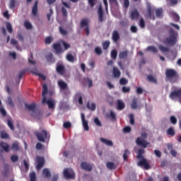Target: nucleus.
Wrapping results in <instances>:
<instances>
[{
    "label": "nucleus",
    "instance_id": "nucleus-26",
    "mask_svg": "<svg viewBox=\"0 0 181 181\" xmlns=\"http://www.w3.org/2000/svg\"><path fill=\"white\" fill-rule=\"evenodd\" d=\"M106 166L107 169H110V170H115L117 168V165H115L112 162H107Z\"/></svg>",
    "mask_w": 181,
    "mask_h": 181
},
{
    "label": "nucleus",
    "instance_id": "nucleus-60",
    "mask_svg": "<svg viewBox=\"0 0 181 181\" xmlns=\"http://www.w3.org/2000/svg\"><path fill=\"white\" fill-rule=\"evenodd\" d=\"M30 181H36V173L33 172L30 174Z\"/></svg>",
    "mask_w": 181,
    "mask_h": 181
},
{
    "label": "nucleus",
    "instance_id": "nucleus-30",
    "mask_svg": "<svg viewBox=\"0 0 181 181\" xmlns=\"http://www.w3.org/2000/svg\"><path fill=\"white\" fill-rule=\"evenodd\" d=\"M86 107L88 110H90V111H95V108H97L95 103H92L91 106H90V102L87 103Z\"/></svg>",
    "mask_w": 181,
    "mask_h": 181
},
{
    "label": "nucleus",
    "instance_id": "nucleus-9",
    "mask_svg": "<svg viewBox=\"0 0 181 181\" xmlns=\"http://www.w3.org/2000/svg\"><path fill=\"white\" fill-rule=\"evenodd\" d=\"M35 135L40 142H45L46 138H47V132L46 130H42V132H36Z\"/></svg>",
    "mask_w": 181,
    "mask_h": 181
},
{
    "label": "nucleus",
    "instance_id": "nucleus-44",
    "mask_svg": "<svg viewBox=\"0 0 181 181\" xmlns=\"http://www.w3.org/2000/svg\"><path fill=\"white\" fill-rule=\"evenodd\" d=\"M59 33H61V35H62L63 36H67V35H69V33L67 32V30L63 29L62 26H60L59 28Z\"/></svg>",
    "mask_w": 181,
    "mask_h": 181
},
{
    "label": "nucleus",
    "instance_id": "nucleus-56",
    "mask_svg": "<svg viewBox=\"0 0 181 181\" xmlns=\"http://www.w3.org/2000/svg\"><path fill=\"white\" fill-rule=\"evenodd\" d=\"M119 84H121V86H125V84H128V80L125 78H122L119 80Z\"/></svg>",
    "mask_w": 181,
    "mask_h": 181
},
{
    "label": "nucleus",
    "instance_id": "nucleus-58",
    "mask_svg": "<svg viewBox=\"0 0 181 181\" xmlns=\"http://www.w3.org/2000/svg\"><path fill=\"white\" fill-rule=\"evenodd\" d=\"M63 127L66 129H69V128H71V122H65L63 124Z\"/></svg>",
    "mask_w": 181,
    "mask_h": 181
},
{
    "label": "nucleus",
    "instance_id": "nucleus-10",
    "mask_svg": "<svg viewBox=\"0 0 181 181\" xmlns=\"http://www.w3.org/2000/svg\"><path fill=\"white\" fill-rule=\"evenodd\" d=\"M129 16L132 21H138L141 18V13H139L138 9L135 8L130 12Z\"/></svg>",
    "mask_w": 181,
    "mask_h": 181
},
{
    "label": "nucleus",
    "instance_id": "nucleus-16",
    "mask_svg": "<svg viewBox=\"0 0 181 181\" xmlns=\"http://www.w3.org/2000/svg\"><path fill=\"white\" fill-rule=\"evenodd\" d=\"M0 146L4 149V152H9L11 151V147L9 146V144L5 141H1L0 143Z\"/></svg>",
    "mask_w": 181,
    "mask_h": 181
},
{
    "label": "nucleus",
    "instance_id": "nucleus-15",
    "mask_svg": "<svg viewBox=\"0 0 181 181\" xmlns=\"http://www.w3.org/2000/svg\"><path fill=\"white\" fill-rule=\"evenodd\" d=\"M98 21L99 22H103L104 21V11H103V6H100L98 10Z\"/></svg>",
    "mask_w": 181,
    "mask_h": 181
},
{
    "label": "nucleus",
    "instance_id": "nucleus-18",
    "mask_svg": "<svg viewBox=\"0 0 181 181\" xmlns=\"http://www.w3.org/2000/svg\"><path fill=\"white\" fill-rule=\"evenodd\" d=\"M58 86L60 90H67V88H69V86L67 85V83L64 81H59Z\"/></svg>",
    "mask_w": 181,
    "mask_h": 181
},
{
    "label": "nucleus",
    "instance_id": "nucleus-23",
    "mask_svg": "<svg viewBox=\"0 0 181 181\" xmlns=\"http://www.w3.org/2000/svg\"><path fill=\"white\" fill-rule=\"evenodd\" d=\"M39 4L38 1H36L34 4V6H33L32 8V13L33 16H36L37 15V5Z\"/></svg>",
    "mask_w": 181,
    "mask_h": 181
},
{
    "label": "nucleus",
    "instance_id": "nucleus-21",
    "mask_svg": "<svg viewBox=\"0 0 181 181\" xmlns=\"http://www.w3.org/2000/svg\"><path fill=\"white\" fill-rule=\"evenodd\" d=\"M45 59L48 63H51L52 64L56 62L54 58H53V54L52 53L47 54Z\"/></svg>",
    "mask_w": 181,
    "mask_h": 181
},
{
    "label": "nucleus",
    "instance_id": "nucleus-35",
    "mask_svg": "<svg viewBox=\"0 0 181 181\" xmlns=\"http://www.w3.org/2000/svg\"><path fill=\"white\" fill-rule=\"evenodd\" d=\"M62 16L65 19H67V16H69V13H67V9H66V7L62 6Z\"/></svg>",
    "mask_w": 181,
    "mask_h": 181
},
{
    "label": "nucleus",
    "instance_id": "nucleus-43",
    "mask_svg": "<svg viewBox=\"0 0 181 181\" xmlns=\"http://www.w3.org/2000/svg\"><path fill=\"white\" fill-rule=\"evenodd\" d=\"M12 151H19V144L18 142L13 143L11 146Z\"/></svg>",
    "mask_w": 181,
    "mask_h": 181
},
{
    "label": "nucleus",
    "instance_id": "nucleus-29",
    "mask_svg": "<svg viewBox=\"0 0 181 181\" xmlns=\"http://www.w3.org/2000/svg\"><path fill=\"white\" fill-rule=\"evenodd\" d=\"M75 98H76V100H77V98H78V103L81 105H83V96H81V93H76Z\"/></svg>",
    "mask_w": 181,
    "mask_h": 181
},
{
    "label": "nucleus",
    "instance_id": "nucleus-49",
    "mask_svg": "<svg viewBox=\"0 0 181 181\" xmlns=\"http://www.w3.org/2000/svg\"><path fill=\"white\" fill-rule=\"evenodd\" d=\"M110 42L109 40L105 41L103 43V50H107L110 47Z\"/></svg>",
    "mask_w": 181,
    "mask_h": 181
},
{
    "label": "nucleus",
    "instance_id": "nucleus-25",
    "mask_svg": "<svg viewBox=\"0 0 181 181\" xmlns=\"http://www.w3.org/2000/svg\"><path fill=\"white\" fill-rule=\"evenodd\" d=\"M53 49L57 52V53H60L62 52V46L60 43H54L52 45Z\"/></svg>",
    "mask_w": 181,
    "mask_h": 181
},
{
    "label": "nucleus",
    "instance_id": "nucleus-61",
    "mask_svg": "<svg viewBox=\"0 0 181 181\" xmlns=\"http://www.w3.org/2000/svg\"><path fill=\"white\" fill-rule=\"evenodd\" d=\"M94 122L97 127H103V124H101V122L100 121V119L98 117H95L94 119Z\"/></svg>",
    "mask_w": 181,
    "mask_h": 181
},
{
    "label": "nucleus",
    "instance_id": "nucleus-63",
    "mask_svg": "<svg viewBox=\"0 0 181 181\" xmlns=\"http://www.w3.org/2000/svg\"><path fill=\"white\" fill-rule=\"evenodd\" d=\"M132 131V128L129 126L125 127L123 129V132H124L125 134H129V132H131Z\"/></svg>",
    "mask_w": 181,
    "mask_h": 181
},
{
    "label": "nucleus",
    "instance_id": "nucleus-6",
    "mask_svg": "<svg viewBox=\"0 0 181 181\" xmlns=\"http://www.w3.org/2000/svg\"><path fill=\"white\" fill-rule=\"evenodd\" d=\"M42 104H47L48 108L49 110H54L56 108V102L52 99L47 100V98L46 96L43 97L42 98Z\"/></svg>",
    "mask_w": 181,
    "mask_h": 181
},
{
    "label": "nucleus",
    "instance_id": "nucleus-62",
    "mask_svg": "<svg viewBox=\"0 0 181 181\" xmlns=\"http://www.w3.org/2000/svg\"><path fill=\"white\" fill-rule=\"evenodd\" d=\"M11 162H18V160H19V157H18V156L16 155H13L11 156Z\"/></svg>",
    "mask_w": 181,
    "mask_h": 181
},
{
    "label": "nucleus",
    "instance_id": "nucleus-17",
    "mask_svg": "<svg viewBox=\"0 0 181 181\" xmlns=\"http://www.w3.org/2000/svg\"><path fill=\"white\" fill-rule=\"evenodd\" d=\"M112 74L115 78H119L121 77V71L117 67H113Z\"/></svg>",
    "mask_w": 181,
    "mask_h": 181
},
{
    "label": "nucleus",
    "instance_id": "nucleus-5",
    "mask_svg": "<svg viewBox=\"0 0 181 181\" xmlns=\"http://www.w3.org/2000/svg\"><path fill=\"white\" fill-rule=\"evenodd\" d=\"M169 98L173 100V101L178 100V102L181 104V88L171 91L169 95Z\"/></svg>",
    "mask_w": 181,
    "mask_h": 181
},
{
    "label": "nucleus",
    "instance_id": "nucleus-7",
    "mask_svg": "<svg viewBox=\"0 0 181 181\" xmlns=\"http://www.w3.org/2000/svg\"><path fill=\"white\" fill-rule=\"evenodd\" d=\"M64 177L65 179H74L76 177V174L74 173V171L71 169L66 168L64 170Z\"/></svg>",
    "mask_w": 181,
    "mask_h": 181
},
{
    "label": "nucleus",
    "instance_id": "nucleus-40",
    "mask_svg": "<svg viewBox=\"0 0 181 181\" xmlns=\"http://www.w3.org/2000/svg\"><path fill=\"white\" fill-rule=\"evenodd\" d=\"M42 97H46V95L47 94V85L46 83H44L42 86Z\"/></svg>",
    "mask_w": 181,
    "mask_h": 181
},
{
    "label": "nucleus",
    "instance_id": "nucleus-4",
    "mask_svg": "<svg viewBox=\"0 0 181 181\" xmlns=\"http://www.w3.org/2000/svg\"><path fill=\"white\" fill-rule=\"evenodd\" d=\"M146 138V133H142L141 136H139L136 140V144L138 146H141L142 148H146L149 145V142L145 139Z\"/></svg>",
    "mask_w": 181,
    "mask_h": 181
},
{
    "label": "nucleus",
    "instance_id": "nucleus-32",
    "mask_svg": "<svg viewBox=\"0 0 181 181\" xmlns=\"http://www.w3.org/2000/svg\"><path fill=\"white\" fill-rule=\"evenodd\" d=\"M158 49H159V50H160L161 52H163V53H168V52H169V48H168V47H164V46L162 45H158Z\"/></svg>",
    "mask_w": 181,
    "mask_h": 181
},
{
    "label": "nucleus",
    "instance_id": "nucleus-8",
    "mask_svg": "<svg viewBox=\"0 0 181 181\" xmlns=\"http://www.w3.org/2000/svg\"><path fill=\"white\" fill-rule=\"evenodd\" d=\"M25 107L29 111H32L31 117H36V103H33L31 104L25 103Z\"/></svg>",
    "mask_w": 181,
    "mask_h": 181
},
{
    "label": "nucleus",
    "instance_id": "nucleus-52",
    "mask_svg": "<svg viewBox=\"0 0 181 181\" xmlns=\"http://www.w3.org/2000/svg\"><path fill=\"white\" fill-rule=\"evenodd\" d=\"M16 4V0H10V4L8 6L9 9H14Z\"/></svg>",
    "mask_w": 181,
    "mask_h": 181
},
{
    "label": "nucleus",
    "instance_id": "nucleus-34",
    "mask_svg": "<svg viewBox=\"0 0 181 181\" xmlns=\"http://www.w3.org/2000/svg\"><path fill=\"white\" fill-rule=\"evenodd\" d=\"M57 73H59V74H63V73H64V66L58 65L57 66Z\"/></svg>",
    "mask_w": 181,
    "mask_h": 181
},
{
    "label": "nucleus",
    "instance_id": "nucleus-3",
    "mask_svg": "<svg viewBox=\"0 0 181 181\" xmlns=\"http://www.w3.org/2000/svg\"><path fill=\"white\" fill-rule=\"evenodd\" d=\"M81 29H83L86 33V36L90 35V19L87 18H82L80 22Z\"/></svg>",
    "mask_w": 181,
    "mask_h": 181
},
{
    "label": "nucleus",
    "instance_id": "nucleus-20",
    "mask_svg": "<svg viewBox=\"0 0 181 181\" xmlns=\"http://www.w3.org/2000/svg\"><path fill=\"white\" fill-rule=\"evenodd\" d=\"M112 39L115 43H117L119 40V33L118 31L115 30L112 35Z\"/></svg>",
    "mask_w": 181,
    "mask_h": 181
},
{
    "label": "nucleus",
    "instance_id": "nucleus-28",
    "mask_svg": "<svg viewBox=\"0 0 181 181\" xmlns=\"http://www.w3.org/2000/svg\"><path fill=\"white\" fill-rule=\"evenodd\" d=\"M42 175L45 176V177H50V176H52L50 171L47 168H44L42 170Z\"/></svg>",
    "mask_w": 181,
    "mask_h": 181
},
{
    "label": "nucleus",
    "instance_id": "nucleus-57",
    "mask_svg": "<svg viewBox=\"0 0 181 181\" xmlns=\"http://www.w3.org/2000/svg\"><path fill=\"white\" fill-rule=\"evenodd\" d=\"M88 2L90 8H94V6H95V4H97V0H88Z\"/></svg>",
    "mask_w": 181,
    "mask_h": 181
},
{
    "label": "nucleus",
    "instance_id": "nucleus-37",
    "mask_svg": "<svg viewBox=\"0 0 181 181\" xmlns=\"http://www.w3.org/2000/svg\"><path fill=\"white\" fill-rule=\"evenodd\" d=\"M109 117L111 121H117V115L112 110L110 111Z\"/></svg>",
    "mask_w": 181,
    "mask_h": 181
},
{
    "label": "nucleus",
    "instance_id": "nucleus-46",
    "mask_svg": "<svg viewBox=\"0 0 181 181\" xmlns=\"http://www.w3.org/2000/svg\"><path fill=\"white\" fill-rule=\"evenodd\" d=\"M170 122H171V124H173V125H176V124H177V119L173 115L170 116Z\"/></svg>",
    "mask_w": 181,
    "mask_h": 181
},
{
    "label": "nucleus",
    "instance_id": "nucleus-42",
    "mask_svg": "<svg viewBox=\"0 0 181 181\" xmlns=\"http://www.w3.org/2000/svg\"><path fill=\"white\" fill-rule=\"evenodd\" d=\"M131 107L133 110H136L138 108V102L136 99L133 100Z\"/></svg>",
    "mask_w": 181,
    "mask_h": 181
},
{
    "label": "nucleus",
    "instance_id": "nucleus-64",
    "mask_svg": "<svg viewBox=\"0 0 181 181\" xmlns=\"http://www.w3.org/2000/svg\"><path fill=\"white\" fill-rule=\"evenodd\" d=\"M24 25H25L26 29H32V23H30V22L25 21L24 23Z\"/></svg>",
    "mask_w": 181,
    "mask_h": 181
},
{
    "label": "nucleus",
    "instance_id": "nucleus-22",
    "mask_svg": "<svg viewBox=\"0 0 181 181\" xmlns=\"http://www.w3.org/2000/svg\"><path fill=\"white\" fill-rule=\"evenodd\" d=\"M100 141H101V142H103V144H105V145H107V146H114V143H112V141H111V140H108V139H104V138H100Z\"/></svg>",
    "mask_w": 181,
    "mask_h": 181
},
{
    "label": "nucleus",
    "instance_id": "nucleus-36",
    "mask_svg": "<svg viewBox=\"0 0 181 181\" xmlns=\"http://www.w3.org/2000/svg\"><path fill=\"white\" fill-rule=\"evenodd\" d=\"M110 56L111 58L113 59V60H115V59H117V57L118 56V52H117V49L112 50Z\"/></svg>",
    "mask_w": 181,
    "mask_h": 181
},
{
    "label": "nucleus",
    "instance_id": "nucleus-59",
    "mask_svg": "<svg viewBox=\"0 0 181 181\" xmlns=\"http://www.w3.org/2000/svg\"><path fill=\"white\" fill-rule=\"evenodd\" d=\"M95 52L96 54H98V55L103 54V49L100 47H96L95 48Z\"/></svg>",
    "mask_w": 181,
    "mask_h": 181
},
{
    "label": "nucleus",
    "instance_id": "nucleus-51",
    "mask_svg": "<svg viewBox=\"0 0 181 181\" xmlns=\"http://www.w3.org/2000/svg\"><path fill=\"white\" fill-rule=\"evenodd\" d=\"M66 59L68 60V62H71V63L74 62V57L71 54H69L66 55Z\"/></svg>",
    "mask_w": 181,
    "mask_h": 181
},
{
    "label": "nucleus",
    "instance_id": "nucleus-13",
    "mask_svg": "<svg viewBox=\"0 0 181 181\" xmlns=\"http://www.w3.org/2000/svg\"><path fill=\"white\" fill-rule=\"evenodd\" d=\"M82 124L85 131H89L90 127H88V121L86 120V115L84 113L81 114Z\"/></svg>",
    "mask_w": 181,
    "mask_h": 181
},
{
    "label": "nucleus",
    "instance_id": "nucleus-48",
    "mask_svg": "<svg viewBox=\"0 0 181 181\" xmlns=\"http://www.w3.org/2000/svg\"><path fill=\"white\" fill-rule=\"evenodd\" d=\"M146 14L149 18H152V7L151 6H147Z\"/></svg>",
    "mask_w": 181,
    "mask_h": 181
},
{
    "label": "nucleus",
    "instance_id": "nucleus-41",
    "mask_svg": "<svg viewBox=\"0 0 181 181\" xmlns=\"http://www.w3.org/2000/svg\"><path fill=\"white\" fill-rule=\"evenodd\" d=\"M162 13H163V10H162V8H158L156 10V16L157 18H162Z\"/></svg>",
    "mask_w": 181,
    "mask_h": 181
},
{
    "label": "nucleus",
    "instance_id": "nucleus-19",
    "mask_svg": "<svg viewBox=\"0 0 181 181\" xmlns=\"http://www.w3.org/2000/svg\"><path fill=\"white\" fill-rule=\"evenodd\" d=\"M117 105L119 111H122L125 108V103L122 100H117Z\"/></svg>",
    "mask_w": 181,
    "mask_h": 181
},
{
    "label": "nucleus",
    "instance_id": "nucleus-27",
    "mask_svg": "<svg viewBox=\"0 0 181 181\" xmlns=\"http://www.w3.org/2000/svg\"><path fill=\"white\" fill-rule=\"evenodd\" d=\"M128 57V51H123L120 52L119 54V58L122 59H127Z\"/></svg>",
    "mask_w": 181,
    "mask_h": 181
},
{
    "label": "nucleus",
    "instance_id": "nucleus-38",
    "mask_svg": "<svg viewBox=\"0 0 181 181\" xmlns=\"http://www.w3.org/2000/svg\"><path fill=\"white\" fill-rule=\"evenodd\" d=\"M148 52H153V53H158V50L155 46H148L147 47Z\"/></svg>",
    "mask_w": 181,
    "mask_h": 181
},
{
    "label": "nucleus",
    "instance_id": "nucleus-2",
    "mask_svg": "<svg viewBox=\"0 0 181 181\" xmlns=\"http://www.w3.org/2000/svg\"><path fill=\"white\" fill-rule=\"evenodd\" d=\"M170 35L164 40L165 45H170V46H175L176 45V33L173 29L169 30Z\"/></svg>",
    "mask_w": 181,
    "mask_h": 181
},
{
    "label": "nucleus",
    "instance_id": "nucleus-54",
    "mask_svg": "<svg viewBox=\"0 0 181 181\" xmlns=\"http://www.w3.org/2000/svg\"><path fill=\"white\" fill-rule=\"evenodd\" d=\"M129 119H130V124L131 125H135V119L134 114H130L129 115Z\"/></svg>",
    "mask_w": 181,
    "mask_h": 181
},
{
    "label": "nucleus",
    "instance_id": "nucleus-55",
    "mask_svg": "<svg viewBox=\"0 0 181 181\" xmlns=\"http://www.w3.org/2000/svg\"><path fill=\"white\" fill-rule=\"evenodd\" d=\"M139 25V26H140V28H141V29H144V28H145V20H144L143 18H140Z\"/></svg>",
    "mask_w": 181,
    "mask_h": 181
},
{
    "label": "nucleus",
    "instance_id": "nucleus-31",
    "mask_svg": "<svg viewBox=\"0 0 181 181\" xmlns=\"http://www.w3.org/2000/svg\"><path fill=\"white\" fill-rule=\"evenodd\" d=\"M147 78L150 81V83H153V84H156V83H158V80L156 79V78L151 74L147 76Z\"/></svg>",
    "mask_w": 181,
    "mask_h": 181
},
{
    "label": "nucleus",
    "instance_id": "nucleus-47",
    "mask_svg": "<svg viewBox=\"0 0 181 181\" xmlns=\"http://www.w3.org/2000/svg\"><path fill=\"white\" fill-rule=\"evenodd\" d=\"M6 29H7L8 33H13V29L12 28V24H11V23H6Z\"/></svg>",
    "mask_w": 181,
    "mask_h": 181
},
{
    "label": "nucleus",
    "instance_id": "nucleus-24",
    "mask_svg": "<svg viewBox=\"0 0 181 181\" xmlns=\"http://www.w3.org/2000/svg\"><path fill=\"white\" fill-rule=\"evenodd\" d=\"M166 134L167 135H170V136H175V135H176V132H175V127H169V129L166 131Z\"/></svg>",
    "mask_w": 181,
    "mask_h": 181
},
{
    "label": "nucleus",
    "instance_id": "nucleus-11",
    "mask_svg": "<svg viewBox=\"0 0 181 181\" xmlns=\"http://www.w3.org/2000/svg\"><path fill=\"white\" fill-rule=\"evenodd\" d=\"M165 76L167 78H175L177 76V72L175 69H169L165 71Z\"/></svg>",
    "mask_w": 181,
    "mask_h": 181
},
{
    "label": "nucleus",
    "instance_id": "nucleus-45",
    "mask_svg": "<svg viewBox=\"0 0 181 181\" xmlns=\"http://www.w3.org/2000/svg\"><path fill=\"white\" fill-rule=\"evenodd\" d=\"M52 42H53V37L49 36V37H45V45H50V43H52Z\"/></svg>",
    "mask_w": 181,
    "mask_h": 181
},
{
    "label": "nucleus",
    "instance_id": "nucleus-53",
    "mask_svg": "<svg viewBox=\"0 0 181 181\" xmlns=\"http://www.w3.org/2000/svg\"><path fill=\"white\" fill-rule=\"evenodd\" d=\"M7 124L8 127H9L10 129H11V131H15V126H13V123H12V121L8 119Z\"/></svg>",
    "mask_w": 181,
    "mask_h": 181
},
{
    "label": "nucleus",
    "instance_id": "nucleus-33",
    "mask_svg": "<svg viewBox=\"0 0 181 181\" xmlns=\"http://www.w3.org/2000/svg\"><path fill=\"white\" fill-rule=\"evenodd\" d=\"M1 139H9V134L5 131L1 132Z\"/></svg>",
    "mask_w": 181,
    "mask_h": 181
},
{
    "label": "nucleus",
    "instance_id": "nucleus-50",
    "mask_svg": "<svg viewBox=\"0 0 181 181\" xmlns=\"http://www.w3.org/2000/svg\"><path fill=\"white\" fill-rule=\"evenodd\" d=\"M129 151L128 149L124 150V153L123 154V159L124 160L127 161L128 160V156L129 155Z\"/></svg>",
    "mask_w": 181,
    "mask_h": 181
},
{
    "label": "nucleus",
    "instance_id": "nucleus-39",
    "mask_svg": "<svg viewBox=\"0 0 181 181\" xmlns=\"http://www.w3.org/2000/svg\"><path fill=\"white\" fill-rule=\"evenodd\" d=\"M171 15H172V17L173 18L175 22H179V21H180V17L179 16V15H177V13H176L175 12H172Z\"/></svg>",
    "mask_w": 181,
    "mask_h": 181
},
{
    "label": "nucleus",
    "instance_id": "nucleus-12",
    "mask_svg": "<svg viewBox=\"0 0 181 181\" xmlns=\"http://www.w3.org/2000/svg\"><path fill=\"white\" fill-rule=\"evenodd\" d=\"M81 168L83 170H86V172H91L93 170V165L87 162H82Z\"/></svg>",
    "mask_w": 181,
    "mask_h": 181
},
{
    "label": "nucleus",
    "instance_id": "nucleus-14",
    "mask_svg": "<svg viewBox=\"0 0 181 181\" xmlns=\"http://www.w3.org/2000/svg\"><path fill=\"white\" fill-rule=\"evenodd\" d=\"M37 170H40L41 168H43L45 165V158L43 157H37Z\"/></svg>",
    "mask_w": 181,
    "mask_h": 181
},
{
    "label": "nucleus",
    "instance_id": "nucleus-1",
    "mask_svg": "<svg viewBox=\"0 0 181 181\" xmlns=\"http://www.w3.org/2000/svg\"><path fill=\"white\" fill-rule=\"evenodd\" d=\"M144 153H145V149L140 148L138 150V154L136 156L137 159H141L140 161L137 163V166H140V168H144L145 170H149L151 169V165L148 163V160L144 158Z\"/></svg>",
    "mask_w": 181,
    "mask_h": 181
}]
</instances>
